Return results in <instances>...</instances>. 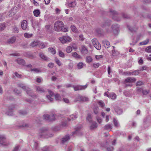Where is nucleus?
<instances>
[{
	"instance_id": "nucleus-1",
	"label": "nucleus",
	"mask_w": 151,
	"mask_h": 151,
	"mask_svg": "<svg viewBox=\"0 0 151 151\" xmlns=\"http://www.w3.org/2000/svg\"><path fill=\"white\" fill-rule=\"evenodd\" d=\"M111 24V21L107 20L106 21L102 22L101 27L103 28H105L107 32L110 33L113 32L114 34H116L118 33L119 31V26L117 24H114L112 25L111 27L112 30H109L108 27Z\"/></svg>"
},
{
	"instance_id": "nucleus-2",
	"label": "nucleus",
	"mask_w": 151,
	"mask_h": 151,
	"mask_svg": "<svg viewBox=\"0 0 151 151\" xmlns=\"http://www.w3.org/2000/svg\"><path fill=\"white\" fill-rule=\"evenodd\" d=\"M54 27L55 30L58 32L62 31L66 32L68 31L67 28L64 27V24L61 21L55 22L54 24Z\"/></svg>"
},
{
	"instance_id": "nucleus-3",
	"label": "nucleus",
	"mask_w": 151,
	"mask_h": 151,
	"mask_svg": "<svg viewBox=\"0 0 151 151\" xmlns=\"http://www.w3.org/2000/svg\"><path fill=\"white\" fill-rule=\"evenodd\" d=\"M18 86L21 88L23 90L25 91L31 97L33 98H36V95L33 93L32 91L30 90V89L28 87L24 86V85L22 83L18 84Z\"/></svg>"
},
{
	"instance_id": "nucleus-4",
	"label": "nucleus",
	"mask_w": 151,
	"mask_h": 151,
	"mask_svg": "<svg viewBox=\"0 0 151 151\" xmlns=\"http://www.w3.org/2000/svg\"><path fill=\"white\" fill-rule=\"evenodd\" d=\"M53 135L52 134H49L47 132V129L46 128H42L40 129L39 136L40 138H48Z\"/></svg>"
},
{
	"instance_id": "nucleus-5",
	"label": "nucleus",
	"mask_w": 151,
	"mask_h": 151,
	"mask_svg": "<svg viewBox=\"0 0 151 151\" xmlns=\"http://www.w3.org/2000/svg\"><path fill=\"white\" fill-rule=\"evenodd\" d=\"M110 14L112 16V19L114 20L119 21L121 20V18L117 17L118 13L117 12L113 9H110Z\"/></svg>"
},
{
	"instance_id": "nucleus-6",
	"label": "nucleus",
	"mask_w": 151,
	"mask_h": 151,
	"mask_svg": "<svg viewBox=\"0 0 151 151\" xmlns=\"http://www.w3.org/2000/svg\"><path fill=\"white\" fill-rule=\"evenodd\" d=\"M59 40L62 43H65L71 41V39L69 36H63L59 38Z\"/></svg>"
},
{
	"instance_id": "nucleus-7",
	"label": "nucleus",
	"mask_w": 151,
	"mask_h": 151,
	"mask_svg": "<svg viewBox=\"0 0 151 151\" xmlns=\"http://www.w3.org/2000/svg\"><path fill=\"white\" fill-rule=\"evenodd\" d=\"M92 42L94 46L97 50H99L101 49V45L96 39H93Z\"/></svg>"
},
{
	"instance_id": "nucleus-8",
	"label": "nucleus",
	"mask_w": 151,
	"mask_h": 151,
	"mask_svg": "<svg viewBox=\"0 0 151 151\" xmlns=\"http://www.w3.org/2000/svg\"><path fill=\"white\" fill-rule=\"evenodd\" d=\"M88 85L86 84L84 86L76 85L73 86L72 87L74 89L75 91L78 90H83L85 89L87 87Z\"/></svg>"
},
{
	"instance_id": "nucleus-9",
	"label": "nucleus",
	"mask_w": 151,
	"mask_h": 151,
	"mask_svg": "<svg viewBox=\"0 0 151 151\" xmlns=\"http://www.w3.org/2000/svg\"><path fill=\"white\" fill-rule=\"evenodd\" d=\"M6 138L4 136L0 135V145L4 146L8 145L9 143L6 142Z\"/></svg>"
},
{
	"instance_id": "nucleus-10",
	"label": "nucleus",
	"mask_w": 151,
	"mask_h": 151,
	"mask_svg": "<svg viewBox=\"0 0 151 151\" xmlns=\"http://www.w3.org/2000/svg\"><path fill=\"white\" fill-rule=\"evenodd\" d=\"M15 108L14 105H12L9 107L8 111H7L6 114L8 115H12L13 109Z\"/></svg>"
},
{
	"instance_id": "nucleus-11",
	"label": "nucleus",
	"mask_w": 151,
	"mask_h": 151,
	"mask_svg": "<svg viewBox=\"0 0 151 151\" xmlns=\"http://www.w3.org/2000/svg\"><path fill=\"white\" fill-rule=\"evenodd\" d=\"M15 61L20 65L25 66V61L23 59L17 58L15 60Z\"/></svg>"
},
{
	"instance_id": "nucleus-12",
	"label": "nucleus",
	"mask_w": 151,
	"mask_h": 151,
	"mask_svg": "<svg viewBox=\"0 0 151 151\" xmlns=\"http://www.w3.org/2000/svg\"><path fill=\"white\" fill-rule=\"evenodd\" d=\"M40 57L45 61H48L50 60V59L46 56L43 52H41L39 54Z\"/></svg>"
},
{
	"instance_id": "nucleus-13",
	"label": "nucleus",
	"mask_w": 151,
	"mask_h": 151,
	"mask_svg": "<svg viewBox=\"0 0 151 151\" xmlns=\"http://www.w3.org/2000/svg\"><path fill=\"white\" fill-rule=\"evenodd\" d=\"M136 79L132 77H128L125 79L124 82L125 83H134L136 81Z\"/></svg>"
},
{
	"instance_id": "nucleus-14",
	"label": "nucleus",
	"mask_w": 151,
	"mask_h": 151,
	"mask_svg": "<svg viewBox=\"0 0 151 151\" xmlns=\"http://www.w3.org/2000/svg\"><path fill=\"white\" fill-rule=\"evenodd\" d=\"M27 23L26 20H23L21 23V27L23 30H26L27 27Z\"/></svg>"
},
{
	"instance_id": "nucleus-15",
	"label": "nucleus",
	"mask_w": 151,
	"mask_h": 151,
	"mask_svg": "<svg viewBox=\"0 0 151 151\" xmlns=\"http://www.w3.org/2000/svg\"><path fill=\"white\" fill-rule=\"evenodd\" d=\"M16 38L15 37H12L8 39L7 42L9 44H12L14 43L16 41Z\"/></svg>"
},
{
	"instance_id": "nucleus-16",
	"label": "nucleus",
	"mask_w": 151,
	"mask_h": 151,
	"mask_svg": "<svg viewBox=\"0 0 151 151\" xmlns=\"http://www.w3.org/2000/svg\"><path fill=\"white\" fill-rule=\"evenodd\" d=\"M49 92L50 93V95H47L46 96V97L50 101H53V99L51 98V97H52L53 96H54V94L52 92L50 91H49Z\"/></svg>"
},
{
	"instance_id": "nucleus-17",
	"label": "nucleus",
	"mask_w": 151,
	"mask_h": 151,
	"mask_svg": "<svg viewBox=\"0 0 151 151\" xmlns=\"http://www.w3.org/2000/svg\"><path fill=\"white\" fill-rule=\"evenodd\" d=\"M70 139V137L69 135H66L62 139L61 142L63 144L65 142L68 141Z\"/></svg>"
},
{
	"instance_id": "nucleus-18",
	"label": "nucleus",
	"mask_w": 151,
	"mask_h": 151,
	"mask_svg": "<svg viewBox=\"0 0 151 151\" xmlns=\"http://www.w3.org/2000/svg\"><path fill=\"white\" fill-rule=\"evenodd\" d=\"M103 45L105 47V48H108L110 45L109 42L106 40H104L102 41Z\"/></svg>"
},
{
	"instance_id": "nucleus-19",
	"label": "nucleus",
	"mask_w": 151,
	"mask_h": 151,
	"mask_svg": "<svg viewBox=\"0 0 151 151\" xmlns=\"http://www.w3.org/2000/svg\"><path fill=\"white\" fill-rule=\"evenodd\" d=\"M70 118H68V121L72 120H75L78 117V114L76 113L70 115Z\"/></svg>"
},
{
	"instance_id": "nucleus-20",
	"label": "nucleus",
	"mask_w": 151,
	"mask_h": 151,
	"mask_svg": "<svg viewBox=\"0 0 151 151\" xmlns=\"http://www.w3.org/2000/svg\"><path fill=\"white\" fill-rule=\"evenodd\" d=\"M81 52L82 54L85 55L87 53L88 50L86 48L84 45H82L81 47Z\"/></svg>"
},
{
	"instance_id": "nucleus-21",
	"label": "nucleus",
	"mask_w": 151,
	"mask_h": 151,
	"mask_svg": "<svg viewBox=\"0 0 151 151\" xmlns=\"http://www.w3.org/2000/svg\"><path fill=\"white\" fill-rule=\"evenodd\" d=\"M97 127V125L96 123L95 122H92V124L90 127V129L91 130H93L96 128Z\"/></svg>"
},
{
	"instance_id": "nucleus-22",
	"label": "nucleus",
	"mask_w": 151,
	"mask_h": 151,
	"mask_svg": "<svg viewBox=\"0 0 151 151\" xmlns=\"http://www.w3.org/2000/svg\"><path fill=\"white\" fill-rule=\"evenodd\" d=\"M39 42L37 40L34 41L32 42L30 44V46L32 47H34L38 45Z\"/></svg>"
},
{
	"instance_id": "nucleus-23",
	"label": "nucleus",
	"mask_w": 151,
	"mask_h": 151,
	"mask_svg": "<svg viewBox=\"0 0 151 151\" xmlns=\"http://www.w3.org/2000/svg\"><path fill=\"white\" fill-rule=\"evenodd\" d=\"M109 143L106 142L105 145H104L105 148L107 149L108 151H112L114 150V148L112 147H108L107 145H108Z\"/></svg>"
},
{
	"instance_id": "nucleus-24",
	"label": "nucleus",
	"mask_w": 151,
	"mask_h": 151,
	"mask_svg": "<svg viewBox=\"0 0 151 151\" xmlns=\"http://www.w3.org/2000/svg\"><path fill=\"white\" fill-rule=\"evenodd\" d=\"M114 110L118 114H121L122 112V110L118 107H115L114 108Z\"/></svg>"
},
{
	"instance_id": "nucleus-25",
	"label": "nucleus",
	"mask_w": 151,
	"mask_h": 151,
	"mask_svg": "<svg viewBox=\"0 0 151 151\" xmlns=\"http://www.w3.org/2000/svg\"><path fill=\"white\" fill-rule=\"evenodd\" d=\"M6 27V24L5 23H0V32L4 30Z\"/></svg>"
},
{
	"instance_id": "nucleus-26",
	"label": "nucleus",
	"mask_w": 151,
	"mask_h": 151,
	"mask_svg": "<svg viewBox=\"0 0 151 151\" xmlns=\"http://www.w3.org/2000/svg\"><path fill=\"white\" fill-rule=\"evenodd\" d=\"M82 127L81 125H80L79 126H78L76 128V130L72 132V135H74V134H77V133L78 132V130H79Z\"/></svg>"
},
{
	"instance_id": "nucleus-27",
	"label": "nucleus",
	"mask_w": 151,
	"mask_h": 151,
	"mask_svg": "<svg viewBox=\"0 0 151 151\" xmlns=\"http://www.w3.org/2000/svg\"><path fill=\"white\" fill-rule=\"evenodd\" d=\"M112 128V127L111 124H107L104 127V130H111Z\"/></svg>"
},
{
	"instance_id": "nucleus-28",
	"label": "nucleus",
	"mask_w": 151,
	"mask_h": 151,
	"mask_svg": "<svg viewBox=\"0 0 151 151\" xmlns=\"http://www.w3.org/2000/svg\"><path fill=\"white\" fill-rule=\"evenodd\" d=\"M34 14L35 17H37L40 14V11L37 9H35L33 12Z\"/></svg>"
},
{
	"instance_id": "nucleus-29",
	"label": "nucleus",
	"mask_w": 151,
	"mask_h": 151,
	"mask_svg": "<svg viewBox=\"0 0 151 151\" xmlns=\"http://www.w3.org/2000/svg\"><path fill=\"white\" fill-rule=\"evenodd\" d=\"M48 50L49 52L53 55L55 54L56 52V51L55 49L51 47H49L48 48Z\"/></svg>"
},
{
	"instance_id": "nucleus-30",
	"label": "nucleus",
	"mask_w": 151,
	"mask_h": 151,
	"mask_svg": "<svg viewBox=\"0 0 151 151\" xmlns=\"http://www.w3.org/2000/svg\"><path fill=\"white\" fill-rule=\"evenodd\" d=\"M43 119L45 121L50 122V116L48 114H44L43 115Z\"/></svg>"
},
{
	"instance_id": "nucleus-31",
	"label": "nucleus",
	"mask_w": 151,
	"mask_h": 151,
	"mask_svg": "<svg viewBox=\"0 0 151 151\" xmlns=\"http://www.w3.org/2000/svg\"><path fill=\"white\" fill-rule=\"evenodd\" d=\"M76 5V1H72L69 3L68 4V6L70 7H75Z\"/></svg>"
},
{
	"instance_id": "nucleus-32",
	"label": "nucleus",
	"mask_w": 151,
	"mask_h": 151,
	"mask_svg": "<svg viewBox=\"0 0 151 151\" xmlns=\"http://www.w3.org/2000/svg\"><path fill=\"white\" fill-rule=\"evenodd\" d=\"M93 59L90 56H87L86 58V61L87 63H90L91 62Z\"/></svg>"
},
{
	"instance_id": "nucleus-33",
	"label": "nucleus",
	"mask_w": 151,
	"mask_h": 151,
	"mask_svg": "<svg viewBox=\"0 0 151 151\" xmlns=\"http://www.w3.org/2000/svg\"><path fill=\"white\" fill-rule=\"evenodd\" d=\"M143 88V87H137L136 88V91L137 93L140 94L142 93Z\"/></svg>"
},
{
	"instance_id": "nucleus-34",
	"label": "nucleus",
	"mask_w": 151,
	"mask_h": 151,
	"mask_svg": "<svg viewBox=\"0 0 151 151\" xmlns=\"http://www.w3.org/2000/svg\"><path fill=\"white\" fill-rule=\"evenodd\" d=\"M37 91L38 92L40 93H42L45 91L43 88L40 86H38L37 87Z\"/></svg>"
},
{
	"instance_id": "nucleus-35",
	"label": "nucleus",
	"mask_w": 151,
	"mask_h": 151,
	"mask_svg": "<svg viewBox=\"0 0 151 151\" xmlns=\"http://www.w3.org/2000/svg\"><path fill=\"white\" fill-rule=\"evenodd\" d=\"M113 123L115 127H119V123L116 119L115 118H113Z\"/></svg>"
},
{
	"instance_id": "nucleus-36",
	"label": "nucleus",
	"mask_w": 151,
	"mask_h": 151,
	"mask_svg": "<svg viewBox=\"0 0 151 151\" xmlns=\"http://www.w3.org/2000/svg\"><path fill=\"white\" fill-rule=\"evenodd\" d=\"M24 37H25L29 38L32 37L33 36L32 34H29L28 33H26L24 34Z\"/></svg>"
},
{
	"instance_id": "nucleus-37",
	"label": "nucleus",
	"mask_w": 151,
	"mask_h": 151,
	"mask_svg": "<svg viewBox=\"0 0 151 151\" xmlns=\"http://www.w3.org/2000/svg\"><path fill=\"white\" fill-rule=\"evenodd\" d=\"M72 54L73 56L74 57L78 59H79L81 58L80 56L78 55L76 52L72 53Z\"/></svg>"
},
{
	"instance_id": "nucleus-38",
	"label": "nucleus",
	"mask_w": 151,
	"mask_h": 151,
	"mask_svg": "<svg viewBox=\"0 0 151 151\" xmlns=\"http://www.w3.org/2000/svg\"><path fill=\"white\" fill-rule=\"evenodd\" d=\"M109 98H111L113 99H114L116 97V95L114 93H111L109 94Z\"/></svg>"
},
{
	"instance_id": "nucleus-39",
	"label": "nucleus",
	"mask_w": 151,
	"mask_h": 151,
	"mask_svg": "<svg viewBox=\"0 0 151 151\" xmlns=\"http://www.w3.org/2000/svg\"><path fill=\"white\" fill-rule=\"evenodd\" d=\"M149 39H147L146 40L141 42L139 43V44L141 45H144L147 44L149 42Z\"/></svg>"
},
{
	"instance_id": "nucleus-40",
	"label": "nucleus",
	"mask_w": 151,
	"mask_h": 151,
	"mask_svg": "<svg viewBox=\"0 0 151 151\" xmlns=\"http://www.w3.org/2000/svg\"><path fill=\"white\" fill-rule=\"evenodd\" d=\"M98 103L99 104V105L100 106H101L102 108H104L105 106V104L104 102L101 100L99 101L98 102Z\"/></svg>"
},
{
	"instance_id": "nucleus-41",
	"label": "nucleus",
	"mask_w": 151,
	"mask_h": 151,
	"mask_svg": "<svg viewBox=\"0 0 151 151\" xmlns=\"http://www.w3.org/2000/svg\"><path fill=\"white\" fill-rule=\"evenodd\" d=\"M14 10V8H12L11 9V11L9 12V14L10 17L14 16L15 14V13L13 12Z\"/></svg>"
},
{
	"instance_id": "nucleus-42",
	"label": "nucleus",
	"mask_w": 151,
	"mask_h": 151,
	"mask_svg": "<svg viewBox=\"0 0 151 151\" xmlns=\"http://www.w3.org/2000/svg\"><path fill=\"white\" fill-rule=\"evenodd\" d=\"M119 53L117 50H115V49L112 50V55L114 56H117L119 55Z\"/></svg>"
},
{
	"instance_id": "nucleus-43",
	"label": "nucleus",
	"mask_w": 151,
	"mask_h": 151,
	"mask_svg": "<svg viewBox=\"0 0 151 151\" xmlns=\"http://www.w3.org/2000/svg\"><path fill=\"white\" fill-rule=\"evenodd\" d=\"M55 61L58 65L60 66L61 65V63L60 61L56 57L55 58Z\"/></svg>"
},
{
	"instance_id": "nucleus-44",
	"label": "nucleus",
	"mask_w": 151,
	"mask_h": 151,
	"mask_svg": "<svg viewBox=\"0 0 151 151\" xmlns=\"http://www.w3.org/2000/svg\"><path fill=\"white\" fill-rule=\"evenodd\" d=\"M72 31L75 32H77L78 31V30L75 26L74 25H72L70 27Z\"/></svg>"
},
{
	"instance_id": "nucleus-45",
	"label": "nucleus",
	"mask_w": 151,
	"mask_h": 151,
	"mask_svg": "<svg viewBox=\"0 0 151 151\" xmlns=\"http://www.w3.org/2000/svg\"><path fill=\"white\" fill-rule=\"evenodd\" d=\"M140 70H134L132 72V75H137L139 74L140 73Z\"/></svg>"
},
{
	"instance_id": "nucleus-46",
	"label": "nucleus",
	"mask_w": 151,
	"mask_h": 151,
	"mask_svg": "<svg viewBox=\"0 0 151 151\" xmlns=\"http://www.w3.org/2000/svg\"><path fill=\"white\" fill-rule=\"evenodd\" d=\"M72 50V47L70 46L67 47L66 49V51L68 53L70 52Z\"/></svg>"
},
{
	"instance_id": "nucleus-47",
	"label": "nucleus",
	"mask_w": 151,
	"mask_h": 151,
	"mask_svg": "<svg viewBox=\"0 0 151 151\" xmlns=\"http://www.w3.org/2000/svg\"><path fill=\"white\" fill-rule=\"evenodd\" d=\"M99 108L98 107H95L93 108V111L95 114H97L99 112Z\"/></svg>"
},
{
	"instance_id": "nucleus-48",
	"label": "nucleus",
	"mask_w": 151,
	"mask_h": 151,
	"mask_svg": "<svg viewBox=\"0 0 151 151\" xmlns=\"http://www.w3.org/2000/svg\"><path fill=\"white\" fill-rule=\"evenodd\" d=\"M59 56L62 58H64L65 57V54L61 51L59 50L58 51Z\"/></svg>"
},
{
	"instance_id": "nucleus-49",
	"label": "nucleus",
	"mask_w": 151,
	"mask_h": 151,
	"mask_svg": "<svg viewBox=\"0 0 151 151\" xmlns=\"http://www.w3.org/2000/svg\"><path fill=\"white\" fill-rule=\"evenodd\" d=\"M86 119L89 122H91L92 121V119L91 114H88V116L87 117Z\"/></svg>"
},
{
	"instance_id": "nucleus-50",
	"label": "nucleus",
	"mask_w": 151,
	"mask_h": 151,
	"mask_svg": "<svg viewBox=\"0 0 151 151\" xmlns=\"http://www.w3.org/2000/svg\"><path fill=\"white\" fill-rule=\"evenodd\" d=\"M82 101H89L88 98L86 97L82 96Z\"/></svg>"
},
{
	"instance_id": "nucleus-51",
	"label": "nucleus",
	"mask_w": 151,
	"mask_h": 151,
	"mask_svg": "<svg viewBox=\"0 0 151 151\" xmlns=\"http://www.w3.org/2000/svg\"><path fill=\"white\" fill-rule=\"evenodd\" d=\"M19 113L22 115H24L27 114V112L25 111H19Z\"/></svg>"
},
{
	"instance_id": "nucleus-52",
	"label": "nucleus",
	"mask_w": 151,
	"mask_h": 151,
	"mask_svg": "<svg viewBox=\"0 0 151 151\" xmlns=\"http://www.w3.org/2000/svg\"><path fill=\"white\" fill-rule=\"evenodd\" d=\"M14 74L15 76L19 78H22V76L21 75L19 74L17 72H15L14 73Z\"/></svg>"
},
{
	"instance_id": "nucleus-53",
	"label": "nucleus",
	"mask_w": 151,
	"mask_h": 151,
	"mask_svg": "<svg viewBox=\"0 0 151 151\" xmlns=\"http://www.w3.org/2000/svg\"><path fill=\"white\" fill-rule=\"evenodd\" d=\"M150 92V91L149 90H144L143 89V92H142V94L143 95H147V94H148Z\"/></svg>"
},
{
	"instance_id": "nucleus-54",
	"label": "nucleus",
	"mask_w": 151,
	"mask_h": 151,
	"mask_svg": "<svg viewBox=\"0 0 151 151\" xmlns=\"http://www.w3.org/2000/svg\"><path fill=\"white\" fill-rule=\"evenodd\" d=\"M144 84V83L141 81H139L136 83V86H140Z\"/></svg>"
},
{
	"instance_id": "nucleus-55",
	"label": "nucleus",
	"mask_w": 151,
	"mask_h": 151,
	"mask_svg": "<svg viewBox=\"0 0 151 151\" xmlns=\"http://www.w3.org/2000/svg\"><path fill=\"white\" fill-rule=\"evenodd\" d=\"M31 71H33L35 73H38L40 72L38 69L37 68H33L31 69Z\"/></svg>"
},
{
	"instance_id": "nucleus-56",
	"label": "nucleus",
	"mask_w": 151,
	"mask_h": 151,
	"mask_svg": "<svg viewBox=\"0 0 151 151\" xmlns=\"http://www.w3.org/2000/svg\"><path fill=\"white\" fill-rule=\"evenodd\" d=\"M122 16L125 19H127L129 18V15L124 13H122Z\"/></svg>"
},
{
	"instance_id": "nucleus-57",
	"label": "nucleus",
	"mask_w": 151,
	"mask_h": 151,
	"mask_svg": "<svg viewBox=\"0 0 151 151\" xmlns=\"http://www.w3.org/2000/svg\"><path fill=\"white\" fill-rule=\"evenodd\" d=\"M77 66L79 69L81 68L83 66V63H82L80 62L78 64Z\"/></svg>"
},
{
	"instance_id": "nucleus-58",
	"label": "nucleus",
	"mask_w": 151,
	"mask_h": 151,
	"mask_svg": "<svg viewBox=\"0 0 151 151\" xmlns=\"http://www.w3.org/2000/svg\"><path fill=\"white\" fill-rule=\"evenodd\" d=\"M96 32L98 34H102L103 33L102 29H97L96 30Z\"/></svg>"
},
{
	"instance_id": "nucleus-59",
	"label": "nucleus",
	"mask_w": 151,
	"mask_h": 151,
	"mask_svg": "<svg viewBox=\"0 0 151 151\" xmlns=\"http://www.w3.org/2000/svg\"><path fill=\"white\" fill-rule=\"evenodd\" d=\"M145 51L148 52H151V46L147 47L145 49Z\"/></svg>"
},
{
	"instance_id": "nucleus-60",
	"label": "nucleus",
	"mask_w": 151,
	"mask_h": 151,
	"mask_svg": "<svg viewBox=\"0 0 151 151\" xmlns=\"http://www.w3.org/2000/svg\"><path fill=\"white\" fill-rule=\"evenodd\" d=\"M36 122L39 123L41 122V118L40 116H38L37 117H36L35 119Z\"/></svg>"
},
{
	"instance_id": "nucleus-61",
	"label": "nucleus",
	"mask_w": 151,
	"mask_h": 151,
	"mask_svg": "<svg viewBox=\"0 0 151 151\" xmlns=\"http://www.w3.org/2000/svg\"><path fill=\"white\" fill-rule=\"evenodd\" d=\"M55 99L57 100H60L61 99V97L58 94H56L55 96Z\"/></svg>"
},
{
	"instance_id": "nucleus-62",
	"label": "nucleus",
	"mask_w": 151,
	"mask_h": 151,
	"mask_svg": "<svg viewBox=\"0 0 151 151\" xmlns=\"http://www.w3.org/2000/svg\"><path fill=\"white\" fill-rule=\"evenodd\" d=\"M82 96H78L76 97V101H82Z\"/></svg>"
},
{
	"instance_id": "nucleus-63",
	"label": "nucleus",
	"mask_w": 151,
	"mask_h": 151,
	"mask_svg": "<svg viewBox=\"0 0 151 151\" xmlns=\"http://www.w3.org/2000/svg\"><path fill=\"white\" fill-rule=\"evenodd\" d=\"M42 150V151H47L49 150V147L48 146H45L43 147Z\"/></svg>"
},
{
	"instance_id": "nucleus-64",
	"label": "nucleus",
	"mask_w": 151,
	"mask_h": 151,
	"mask_svg": "<svg viewBox=\"0 0 151 151\" xmlns=\"http://www.w3.org/2000/svg\"><path fill=\"white\" fill-rule=\"evenodd\" d=\"M42 81V78L41 77H37V78L36 82L38 83H40Z\"/></svg>"
}]
</instances>
